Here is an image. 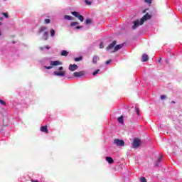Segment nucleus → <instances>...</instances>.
Segmentation results:
<instances>
[{"instance_id": "f257e3e1", "label": "nucleus", "mask_w": 182, "mask_h": 182, "mask_svg": "<svg viewBox=\"0 0 182 182\" xmlns=\"http://www.w3.org/2000/svg\"><path fill=\"white\" fill-rule=\"evenodd\" d=\"M151 18V15L149 14L148 13L146 14L140 20H136L133 22L134 25L132 26V29H137L139 26L143 25L144 21H149V19Z\"/></svg>"}, {"instance_id": "f03ea898", "label": "nucleus", "mask_w": 182, "mask_h": 182, "mask_svg": "<svg viewBox=\"0 0 182 182\" xmlns=\"http://www.w3.org/2000/svg\"><path fill=\"white\" fill-rule=\"evenodd\" d=\"M59 71H54L53 75L54 76H60L61 77H63L66 75V71H63V67H59L58 68Z\"/></svg>"}, {"instance_id": "7ed1b4c3", "label": "nucleus", "mask_w": 182, "mask_h": 182, "mask_svg": "<svg viewBox=\"0 0 182 182\" xmlns=\"http://www.w3.org/2000/svg\"><path fill=\"white\" fill-rule=\"evenodd\" d=\"M50 66H47V65H45L44 66V68L45 69H53V66H58V65H62V62L60 61H52V60H50Z\"/></svg>"}, {"instance_id": "20e7f679", "label": "nucleus", "mask_w": 182, "mask_h": 182, "mask_svg": "<svg viewBox=\"0 0 182 182\" xmlns=\"http://www.w3.org/2000/svg\"><path fill=\"white\" fill-rule=\"evenodd\" d=\"M71 14H73L75 18H77L80 22H83V21H85V17L80 15L77 11H72Z\"/></svg>"}, {"instance_id": "39448f33", "label": "nucleus", "mask_w": 182, "mask_h": 182, "mask_svg": "<svg viewBox=\"0 0 182 182\" xmlns=\"http://www.w3.org/2000/svg\"><path fill=\"white\" fill-rule=\"evenodd\" d=\"M140 139L135 138L132 145V149H138L140 146Z\"/></svg>"}, {"instance_id": "423d86ee", "label": "nucleus", "mask_w": 182, "mask_h": 182, "mask_svg": "<svg viewBox=\"0 0 182 182\" xmlns=\"http://www.w3.org/2000/svg\"><path fill=\"white\" fill-rule=\"evenodd\" d=\"M114 143L117 147H122L123 146H124V141L119 139H114Z\"/></svg>"}, {"instance_id": "0eeeda50", "label": "nucleus", "mask_w": 182, "mask_h": 182, "mask_svg": "<svg viewBox=\"0 0 182 182\" xmlns=\"http://www.w3.org/2000/svg\"><path fill=\"white\" fill-rule=\"evenodd\" d=\"M84 75H86V72L85 71L75 72L73 73V76L75 77H80L82 76H84Z\"/></svg>"}, {"instance_id": "6e6552de", "label": "nucleus", "mask_w": 182, "mask_h": 182, "mask_svg": "<svg viewBox=\"0 0 182 182\" xmlns=\"http://www.w3.org/2000/svg\"><path fill=\"white\" fill-rule=\"evenodd\" d=\"M79 67H77V65L76 64H71L69 65V70H70L71 72H75V70H77Z\"/></svg>"}, {"instance_id": "1a4fd4ad", "label": "nucleus", "mask_w": 182, "mask_h": 182, "mask_svg": "<svg viewBox=\"0 0 182 182\" xmlns=\"http://www.w3.org/2000/svg\"><path fill=\"white\" fill-rule=\"evenodd\" d=\"M116 43H117V42L116 41H114L111 44H109L106 48V50H110V49H113V48H114V46H116Z\"/></svg>"}, {"instance_id": "9d476101", "label": "nucleus", "mask_w": 182, "mask_h": 182, "mask_svg": "<svg viewBox=\"0 0 182 182\" xmlns=\"http://www.w3.org/2000/svg\"><path fill=\"white\" fill-rule=\"evenodd\" d=\"M123 46H124V43H122V44H119V45L115 46L112 53L113 52H117V50H120V49H122V48H123Z\"/></svg>"}, {"instance_id": "9b49d317", "label": "nucleus", "mask_w": 182, "mask_h": 182, "mask_svg": "<svg viewBox=\"0 0 182 182\" xmlns=\"http://www.w3.org/2000/svg\"><path fill=\"white\" fill-rule=\"evenodd\" d=\"M41 132H43V133H46V134H48L49 133V131L48 130V126L41 127Z\"/></svg>"}, {"instance_id": "f8f14e48", "label": "nucleus", "mask_w": 182, "mask_h": 182, "mask_svg": "<svg viewBox=\"0 0 182 182\" xmlns=\"http://www.w3.org/2000/svg\"><path fill=\"white\" fill-rule=\"evenodd\" d=\"M147 60H149V55L143 54L141 57V62H147Z\"/></svg>"}, {"instance_id": "ddd939ff", "label": "nucleus", "mask_w": 182, "mask_h": 182, "mask_svg": "<svg viewBox=\"0 0 182 182\" xmlns=\"http://www.w3.org/2000/svg\"><path fill=\"white\" fill-rule=\"evenodd\" d=\"M105 160H106V161H107L109 164H113L114 161H113V158H112V157L107 156V157L105 158Z\"/></svg>"}, {"instance_id": "4468645a", "label": "nucleus", "mask_w": 182, "mask_h": 182, "mask_svg": "<svg viewBox=\"0 0 182 182\" xmlns=\"http://www.w3.org/2000/svg\"><path fill=\"white\" fill-rule=\"evenodd\" d=\"M163 160V156H160L159 158H158V160L155 164L156 167H159V166H160V163L161 162V161Z\"/></svg>"}, {"instance_id": "2eb2a0df", "label": "nucleus", "mask_w": 182, "mask_h": 182, "mask_svg": "<svg viewBox=\"0 0 182 182\" xmlns=\"http://www.w3.org/2000/svg\"><path fill=\"white\" fill-rule=\"evenodd\" d=\"M97 60H99V56L94 55L92 58V63H94V64L97 63Z\"/></svg>"}, {"instance_id": "dca6fc26", "label": "nucleus", "mask_w": 182, "mask_h": 182, "mask_svg": "<svg viewBox=\"0 0 182 182\" xmlns=\"http://www.w3.org/2000/svg\"><path fill=\"white\" fill-rule=\"evenodd\" d=\"M61 56H68L69 55V52L66 50H63L60 53Z\"/></svg>"}, {"instance_id": "f3484780", "label": "nucleus", "mask_w": 182, "mask_h": 182, "mask_svg": "<svg viewBox=\"0 0 182 182\" xmlns=\"http://www.w3.org/2000/svg\"><path fill=\"white\" fill-rule=\"evenodd\" d=\"M118 122L120 123V124H123L124 123V118L123 116L118 117Z\"/></svg>"}, {"instance_id": "a211bd4d", "label": "nucleus", "mask_w": 182, "mask_h": 182, "mask_svg": "<svg viewBox=\"0 0 182 182\" xmlns=\"http://www.w3.org/2000/svg\"><path fill=\"white\" fill-rule=\"evenodd\" d=\"M48 31H45L43 35V39L44 41H48Z\"/></svg>"}, {"instance_id": "6ab92c4d", "label": "nucleus", "mask_w": 182, "mask_h": 182, "mask_svg": "<svg viewBox=\"0 0 182 182\" xmlns=\"http://www.w3.org/2000/svg\"><path fill=\"white\" fill-rule=\"evenodd\" d=\"M46 29H48L47 27H46V26H41V27L40 28V30H39V31H38V33H42V32H45V31H46Z\"/></svg>"}, {"instance_id": "aec40b11", "label": "nucleus", "mask_w": 182, "mask_h": 182, "mask_svg": "<svg viewBox=\"0 0 182 182\" xmlns=\"http://www.w3.org/2000/svg\"><path fill=\"white\" fill-rule=\"evenodd\" d=\"M39 49H40V50H45V49H47V50H49V49H50V46H46L43 47H40Z\"/></svg>"}, {"instance_id": "412c9836", "label": "nucleus", "mask_w": 182, "mask_h": 182, "mask_svg": "<svg viewBox=\"0 0 182 182\" xmlns=\"http://www.w3.org/2000/svg\"><path fill=\"white\" fill-rule=\"evenodd\" d=\"M0 26H2V22L0 21ZM4 36L2 33V31H1V28H0V41H1V39H4Z\"/></svg>"}, {"instance_id": "4be33fe9", "label": "nucleus", "mask_w": 182, "mask_h": 182, "mask_svg": "<svg viewBox=\"0 0 182 182\" xmlns=\"http://www.w3.org/2000/svg\"><path fill=\"white\" fill-rule=\"evenodd\" d=\"M92 21L90 18H87L85 21V25H90L92 23Z\"/></svg>"}, {"instance_id": "5701e85b", "label": "nucleus", "mask_w": 182, "mask_h": 182, "mask_svg": "<svg viewBox=\"0 0 182 182\" xmlns=\"http://www.w3.org/2000/svg\"><path fill=\"white\" fill-rule=\"evenodd\" d=\"M64 19H67V21H72V16H70L69 15H65L64 16Z\"/></svg>"}, {"instance_id": "b1692460", "label": "nucleus", "mask_w": 182, "mask_h": 182, "mask_svg": "<svg viewBox=\"0 0 182 182\" xmlns=\"http://www.w3.org/2000/svg\"><path fill=\"white\" fill-rule=\"evenodd\" d=\"M50 33L51 38H53V36H55V31L53 30V28H51L50 30Z\"/></svg>"}, {"instance_id": "393cba45", "label": "nucleus", "mask_w": 182, "mask_h": 182, "mask_svg": "<svg viewBox=\"0 0 182 182\" xmlns=\"http://www.w3.org/2000/svg\"><path fill=\"white\" fill-rule=\"evenodd\" d=\"M76 25H79V22L73 21V22H71L70 26H76Z\"/></svg>"}, {"instance_id": "a878e982", "label": "nucleus", "mask_w": 182, "mask_h": 182, "mask_svg": "<svg viewBox=\"0 0 182 182\" xmlns=\"http://www.w3.org/2000/svg\"><path fill=\"white\" fill-rule=\"evenodd\" d=\"M97 73H100V69H98V70H95V72H93L92 75H93V76H96L97 75Z\"/></svg>"}, {"instance_id": "bb28decb", "label": "nucleus", "mask_w": 182, "mask_h": 182, "mask_svg": "<svg viewBox=\"0 0 182 182\" xmlns=\"http://www.w3.org/2000/svg\"><path fill=\"white\" fill-rule=\"evenodd\" d=\"M82 59H83V58L80 57H77L75 58V62H80V60H82Z\"/></svg>"}, {"instance_id": "cd10ccee", "label": "nucleus", "mask_w": 182, "mask_h": 182, "mask_svg": "<svg viewBox=\"0 0 182 182\" xmlns=\"http://www.w3.org/2000/svg\"><path fill=\"white\" fill-rule=\"evenodd\" d=\"M0 105H2L3 106H6V102L0 99Z\"/></svg>"}, {"instance_id": "c85d7f7f", "label": "nucleus", "mask_w": 182, "mask_h": 182, "mask_svg": "<svg viewBox=\"0 0 182 182\" xmlns=\"http://www.w3.org/2000/svg\"><path fill=\"white\" fill-rule=\"evenodd\" d=\"M85 3L86 4V5H92V1L89 0H85Z\"/></svg>"}, {"instance_id": "c756f323", "label": "nucleus", "mask_w": 182, "mask_h": 182, "mask_svg": "<svg viewBox=\"0 0 182 182\" xmlns=\"http://www.w3.org/2000/svg\"><path fill=\"white\" fill-rule=\"evenodd\" d=\"M135 110H136V114H138V116H140V111L139 110L137 107H135Z\"/></svg>"}, {"instance_id": "7c9ffc66", "label": "nucleus", "mask_w": 182, "mask_h": 182, "mask_svg": "<svg viewBox=\"0 0 182 182\" xmlns=\"http://www.w3.org/2000/svg\"><path fill=\"white\" fill-rule=\"evenodd\" d=\"M2 15L4 16V17L8 19L9 18V16L8 15V13H2Z\"/></svg>"}, {"instance_id": "2f4dec72", "label": "nucleus", "mask_w": 182, "mask_h": 182, "mask_svg": "<svg viewBox=\"0 0 182 182\" xmlns=\"http://www.w3.org/2000/svg\"><path fill=\"white\" fill-rule=\"evenodd\" d=\"M105 48V44H103V42H101L100 44V49H103Z\"/></svg>"}, {"instance_id": "473e14b6", "label": "nucleus", "mask_w": 182, "mask_h": 182, "mask_svg": "<svg viewBox=\"0 0 182 182\" xmlns=\"http://www.w3.org/2000/svg\"><path fill=\"white\" fill-rule=\"evenodd\" d=\"M44 22H45V23H47V24H48V23H50V19H49V18H46Z\"/></svg>"}, {"instance_id": "72a5a7b5", "label": "nucleus", "mask_w": 182, "mask_h": 182, "mask_svg": "<svg viewBox=\"0 0 182 182\" xmlns=\"http://www.w3.org/2000/svg\"><path fill=\"white\" fill-rule=\"evenodd\" d=\"M111 63H112V60H109L105 62V65H110Z\"/></svg>"}, {"instance_id": "f704fd0d", "label": "nucleus", "mask_w": 182, "mask_h": 182, "mask_svg": "<svg viewBox=\"0 0 182 182\" xmlns=\"http://www.w3.org/2000/svg\"><path fill=\"white\" fill-rule=\"evenodd\" d=\"M82 28H83L82 26H77L75 27V29H82Z\"/></svg>"}, {"instance_id": "c9c22d12", "label": "nucleus", "mask_w": 182, "mask_h": 182, "mask_svg": "<svg viewBox=\"0 0 182 182\" xmlns=\"http://www.w3.org/2000/svg\"><path fill=\"white\" fill-rule=\"evenodd\" d=\"M152 0H145L146 4H151Z\"/></svg>"}, {"instance_id": "e433bc0d", "label": "nucleus", "mask_w": 182, "mask_h": 182, "mask_svg": "<svg viewBox=\"0 0 182 182\" xmlns=\"http://www.w3.org/2000/svg\"><path fill=\"white\" fill-rule=\"evenodd\" d=\"M161 100H164L166 99V95H161Z\"/></svg>"}, {"instance_id": "4c0bfd02", "label": "nucleus", "mask_w": 182, "mask_h": 182, "mask_svg": "<svg viewBox=\"0 0 182 182\" xmlns=\"http://www.w3.org/2000/svg\"><path fill=\"white\" fill-rule=\"evenodd\" d=\"M0 21H4V17H0Z\"/></svg>"}, {"instance_id": "58836bf2", "label": "nucleus", "mask_w": 182, "mask_h": 182, "mask_svg": "<svg viewBox=\"0 0 182 182\" xmlns=\"http://www.w3.org/2000/svg\"><path fill=\"white\" fill-rule=\"evenodd\" d=\"M161 58H160V59L158 60V62H161Z\"/></svg>"}, {"instance_id": "ea45409f", "label": "nucleus", "mask_w": 182, "mask_h": 182, "mask_svg": "<svg viewBox=\"0 0 182 182\" xmlns=\"http://www.w3.org/2000/svg\"><path fill=\"white\" fill-rule=\"evenodd\" d=\"M171 103H174V104H175V103H176V102H174V101H172V102H171Z\"/></svg>"}, {"instance_id": "a19ab883", "label": "nucleus", "mask_w": 182, "mask_h": 182, "mask_svg": "<svg viewBox=\"0 0 182 182\" xmlns=\"http://www.w3.org/2000/svg\"><path fill=\"white\" fill-rule=\"evenodd\" d=\"M145 12H146V10H144V11H143V13L144 14Z\"/></svg>"}, {"instance_id": "79ce46f5", "label": "nucleus", "mask_w": 182, "mask_h": 182, "mask_svg": "<svg viewBox=\"0 0 182 182\" xmlns=\"http://www.w3.org/2000/svg\"><path fill=\"white\" fill-rule=\"evenodd\" d=\"M159 127L161 128V124L159 125Z\"/></svg>"}, {"instance_id": "37998d69", "label": "nucleus", "mask_w": 182, "mask_h": 182, "mask_svg": "<svg viewBox=\"0 0 182 182\" xmlns=\"http://www.w3.org/2000/svg\"><path fill=\"white\" fill-rule=\"evenodd\" d=\"M4 1H6V0H4Z\"/></svg>"}]
</instances>
